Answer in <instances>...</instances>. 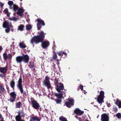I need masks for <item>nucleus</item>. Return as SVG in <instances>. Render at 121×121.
I'll use <instances>...</instances> for the list:
<instances>
[{"mask_svg":"<svg viewBox=\"0 0 121 121\" xmlns=\"http://www.w3.org/2000/svg\"><path fill=\"white\" fill-rule=\"evenodd\" d=\"M59 63V60L58 59H57L56 60Z\"/></svg>","mask_w":121,"mask_h":121,"instance_id":"obj_49","label":"nucleus"},{"mask_svg":"<svg viewBox=\"0 0 121 121\" xmlns=\"http://www.w3.org/2000/svg\"><path fill=\"white\" fill-rule=\"evenodd\" d=\"M22 104L21 102H19L16 104V107L17 108H20L22 106Z\"/></svg>","mask_w":121,"mask_h":121,"instance_id":"obj_26","label":"nucleus"},{"mask_svg":"<svg viewBox=\"0 0 121 121\" xmlns=\"http://www.w3.org/2000/svg\"><path fill=\"white\" fill-rule=\"evenodd\" d=\"M3 27L4 28L7 29H5V31L6 33H9L10 31V27H13L11 22H10L8 20H5L4 19V21L3 24Z\"/></svg>","mask_w":121,"mask_h":121,"instance_id":"obj_3","label":"nucleus"},{"mask_svg":"<svg viewBox=\"0 0 121 121\" xmlns=\"http://www.w3.org/2000/svg\"><path fill=\"white\" fill-rule=\"evenodd\" d=\"M59 119L60 121H68L65 118L62 116L59 117Z\"/></svg>","mask_w":121,"mask_h":121,"instance_id":"obj_32","label":"nucleus"},{"mask_svg":"<svg viewBox=\"0 0 121 121\" xmlns=\"http://www.w3.org/2000/svg\"><path fill=\"white\" fill-rule=\"evenodd\" d=\"M15 83L14 81L13 80L10 83V85L11 87L14 90V89L15 86Z\"/></svg>","mask_w":121,"mask_h":121,"instance_id":"obj_24","label":"nucleus"},{"mask_svg":"<svg viewBox=\"0 0 121 121\" xmlns=\"http://www.w3.org/2000/svg\"><path fill=\"white\" fill-rule=\"evenodd\" d=\"M10 95V99L8 100L10 102H13L14 101L16 98V94L15 92H11L9 94Z\"/></svg>","mask_w":121,"mask_h":121,"instance_id":"obj_12","label":"nucleus"},{"mask_svg":"<svg viewBox=\"0 0 121 121\" xmlns=\"http://www.w3.org/2000/svg\"><path fill=\"white\" fill-rule=\"evenodd\" d=\"M40 121V119L36 116L32 117L30 118V121Z\"/></svg>","mask_w":121,"mask_h":121,"instance_id":"obj_18","label":"nucleus"},{"mask_svg":"<svg viewBox=\"0 0 121 121\" xmlns=\"http://www.w3.org/2000/svg\"><path fill=\"white\" fill-rule=\"evenodd\" d=\"M0 121H5L4 119H3V120H0Z\"/></svg>","mask_w":121,"mask_h":121,"instance_id":"obj_51","label":"nucleus"},{"mask_svg":"<svg viewBox=\"0 0 121 121\" xmlns=\"http://www.w3.org/2000/svg\"><path fill=\"white\" fill-rule=\"evenodd\" d=\"M59 85H60V86H59L58 85L56 87V90L59 93H64V94H65V91H61L64 89V86L63 84L60 82L59 83Z\"/></svg>","mask_w":121,"mask_h":121,"instance_id":"obj_10","label":"nucleus"},{"mask_svg":"<svg viewBox=\"0 0 121 121\" xmlns=\"http://www.w3.org/2000/svg\"><path fill=\"white\" fill-rule=\"evenodd\" d=\"M49 79L50 78L49 76H47L45 77V79L42 82L43 85L47 87L48 89L51 88L52 87Z\"/></svg>","mask_w":121,"mask_h":121,"instance_id":"obj_5","label":"nucleus"},{"mask_svg":"<svg viewBox=\"0 0 121 121\" xmlns=\"http://www.w3.org/2000/svg\"><path fill=\"white\" fill-rule=\"evenodd\" d=\"M69 101H66L65 103V104L66 107L68 108L71 107L72 105L74 104V101L73 99L70 98L69 99Z\"/></svg>","mask_w":121,"mask_h":121,"instance_id":"obj_13","label":"nucleus"},{"mask_svg":"<svg viewBox=\"0 0 121 121\" xmlns=\"http://www.w3.org/2000/svg\"><path fill=\"white\" fill-rule=\"evenodd\" d=\"M30 100L32 107L35 109H39L40 107V105L39 104L34 98H31Z\"/></svg>","mask_w":121,"mask_h":121,"instance_id":"obj_7","label":"nucleus"},{"mask_svg":"<svg viewBox=\"0 0 121 121\" xmlns=\"http://www.w3.org/2000/svg\"><path fill=\"white\" fill-rule=\"evenodd\" d=\"M28 66L32 71H36L35 69V68H36V66L33 62H29V64L28 65Z\"/></svg>","mask_w":121,"mask_h":121,"instance_id":"obj_16","label":"nucleus"},{"mask_svg":"<svg viewBox=\"0 0 121 121\" xmlns=\"http://www.w3.org/2000/svg\"><path fill=\"white\" fill-rule=\"evenodd\" d=\"M24 27V26L23 25L21 24L18 26V30L21 31H22L24 30L23 29Z\"/></svg>","mask_w":121,"mask_h":121,"instance_id":"obj_29","label":"nucleus"},{"mask_svg":"<svg viewBox=\"0 0 121 121\" xmlns=\"http://www.w3.org/2000/svg\"><path fill=\"white\" fill-rule=\"evenodd\" d=\"M24 12V10L23 9L19 8L18 10V11L17 12V13L20 16L22 17L23 16V13Z\"/></svg>","mask_w":121,"mask_h":121,"instance_id":"obj_17","label":"nucleus"},{"mask_svg":"<svg viewBox=\"0 0 121 121\" xmlns=\"http://www.w3.org/2000/svg\"><path fill=\"white\" fill-rule=\"evenodd\" d=\"M19 46L21 48L24 49L26 47V46L23 41L19 43Z\"/></svg>","mask_w":121,"mask_h":121,"instance_id":"obj_22","label":"nucleus"},{"mask_svg":"<svg viewBox=\"0 0 121 121\" xmlns=\"http://www.w3.org/2000/svg\"><path fill=\"white\" fill-rule=\"evenodd\" d=\"M17 87L20 90L22 94H23V95H26V92H24V90L23 89V86L22 84V80L21 77H20L18 81V83L17 85Z\"/></svg>","mask_w":121,"mask_h":121,"instance_id":"obj_4","label":"nucleus"},{"mask_svg":"<svg viewBox=\"0 0 121 121\" xmlns=\"http://www.w3.org/2000/svg\"><path fill=\"white\" fill-rule=\"evenodd\" d=\"M3 56L4 59V60H10L12 57V55L11 54L9 53L7 55L6 52L4 53L3 54Z\"/></svg>","mask_w":121,"mask_h":121,"instance_id":"obj_14","label":"nucleus"},{"mask_svg":"<svg viewBox=\"0 0 121 121\" xmlns=\"http://www.w3.org/2000/svg\"><path fill=\"white\" fill-rule=\"evenodd\" d=\"M95 99H97V98L96 97H95Z\"/></svg>","mask_w":121,"mask_h":121,"instance_id":"obj_54","label":"nucleus"},{"mask_svg":"<svg viewBox=\"0 0 121 121\" xmlns=\"http://www.w3.org/2000/svg\"><path fill=\"white\" fill-rule=\"evenodd\" d=\"M16 121H25L24 120L22 119V118Z\"/></svg>","mask_w":121,"mask_h":121,"instance_id":"obj_45","label":"nucleus"},{"mask_svg":"<svg viewBox=\"0 0 121 121\" xmlns=\"http://www.w3.org/2000/svg\"><path fill=\"white\" fill-rule=\"evenodd\" d=\"M25 116V115L24 114V112H21V115H20V117H24Z\"/></svg>","mask_w":121,"mask_h":121,"instance_id":"obj_41","label":"nucleus"},{"mask_svg":"<svg viewBox=\"0 0 121 121\" xmlns=\"http://www.w3.org/2000/svg\"><path fill=\"white\" fill-rule=\"evenodd\" d=\"M81 120L82 119H81V118L79 119V121H82Z\"/></svg>","mask_w":121,"mask_h":121,"instance_id":"obj_50","label":"nucleus"},{"mask_svg":"<svg viewBox=\"0 0 121 121\" xmlns=\"http://www.w3.org/2000/svg\"><path fill=\"white\" fill-rule=\"evenodd\" d=\"M75 117H77V116H75Z\"/></svg>","mask_w":121,"mask_h":121,"instance_id":"obj_55","label":"nucleus"},{"mask_svg":"<svg viewBox=\"0 0 121 121\" xmlns=\"http://www.w3.org/2000/svg\"><path fill=\"white\" fill-rule=\"evenodd\" d=\"M86 121H89L88 120H86Z\"/></svg>","mask_w":121,"mask_h":121,"instance_id":"obj_53","label":"nucleus"},{"mask_svg":"<svg viewBox=\"0 0 121 121\" xmlns=\"http://www.w3.org/2000/svg\"><path fill=\"white\" fill-rule=\"evenodd\" d=\"M10 9H13V11L15 12L17 10H18L19 8L17 5L15 4H14L13 5V8H12L11 7H10Z\"/></svg>","mask_w":121,"mask_h":121,"instance_id":"obj_23","label":"nucleus"},{"mask_svg":"<svg viewBox=\"0 0 121 121\" xmlns=\"http://www.w3.org/2000/svg\"><path fill=\"white\" fill-rule=\"evenodd\" d=\"M57 54L59 56H62L63 54H64L65 56H67V54L65 52L62 51L59 52L57 53Z\"/></svg>","mask_w":121,"mask_h":121,"instance_id":"obj_27","label":"nucleus"},{"mask_svg":"<svg viewBox=\"0 0 121 121\" xmlns=\"http://www.w3.org/2000/svg\"><path fill=\"white\" fill-rule=\"evenodd\" d=\"M21 112L20 111L17 112L18 115L15 117V119L16 121L21 118V117H20Z\"/></svg>","mask_w":121,"mask_h":121,"instance_id":"obj_25","label":"nucleus"},{"mask_svg":"<svg viewBox=\"0 0 121 121\" xmlns=\"http://www.w3.org/2000/svg\"><path fill=\"white\" fill-rule=\"evenodd\" d=\"M21 1H22V0H21Z\"/></svg>","mask_w":121,"mask_h":121,"instance_id":"obj_57","label":"nucleus"},{"mask_svg":"<svg viewBox=\"0 0 121 121\" xmlns=\"http://www.w3.org/2000/svg\"><path fill=\"white\" fill-rule=\"evenodd\" d=\"M63 94H64V93H55L54 94L55 96L57 97V98L62 99L63 96Z\"/></svg>","mask_w":121,"mask_h":121,"instance_id":"obj_21","label":"nucleus"},{"mask_svg":"<svg viewBox=\"0 0 121 121\" xmlns=\"http://www.w3.org/2000/svg\"><path fill=\"white\" fill-rule=\"evenodd\" d=\"M116 116L118 119H120L121 118V114L120 113H118L116 114Z\"/></svg>","mask_w":121,"mask_h":121,"instance_id":"obj_37","label":"nucleus"},{"mask_svg":"<svg viewBox=\"0 0 121 121\" xmlns=\"http://www.w3.org/2000/svg\"><path fill=\"white\" fill-rule=\"evenodd\" d=\"M6 87L7 89V90L8 91V93H9V92L10 91L9 87L8 85H6Z\"/></svg>","mask_w":121,"mask_h":121,"instance_id":"obj_40","label":"nucleus"},{"mask_svg":"<svg viewBox=\"0 0 121 121\" xmlns=\"http://www.w3.org/2000/svg\"><path fill=\"white\" fill-rule=\"evenodd\" d=\"M36 21L37 22V30H40L42 27V26H44L45 25L44 21L40 18L37 19Z\"/></svg>","mask_w":121,"mask_h":121,"instance_id":"obj_8","label":"nucleus"},{"mask_svg":"<svg viewBox=\"0 0 121 121\" xmlns=\"http://www.w3.org/2000/svg\"><path fill=\"white\" fill-rule=\"evenodd\" d=\"M84 111L81 110L78 108H76L74 111V113L76 115L80 116L82 115L84 113Z\"/></svg>","mask_w":121,"mask_h":121,"instance_id":"obj_15","label":"nucleus"},{"mask_svg":"<svg viewBox=\"0 0 121 121\" xmlns=\"http://www.w3.org/2000/svg\"><path fill=\"white\" fill-rule=\"evenodd\" d=\"M113 110L115 112H116L118 111L117 108V107H115L113 108Z\"/></svg>","mask_w":121,"mask_h":121,"instance_id":"obj_39","label":"nucleus"},{"mask_svg":"<svg viewBox=\"0 0 121 121\" xmlns=\"http://www.w3.org/2000/svg\"><path fill=\"white\" fill-rule=\"evenodd\" d=\"M3 48L2 47L0 46V52L2 50Z\"/></svg>","mask_w":121,"mask_h":121,"instance_id":"obj_48","label":"nucleus"},{"mask_svg":"<svg viewBox=\"0 0 121 121\" xmlns=\"http://www.w3.org/2000/svg\"><path fill=\"white\" fill-rule=\"evenodd\" d=\"M9 20H13L15 21H16L18 20V19L16 17H13L10 18L9 19Z\"/></svg>","mask_w":121,"mask_h":121,"instance_id":"obj_35","label":"nucleus"},{"mask_svg":"<svg viewBox=\"0 0 121 121\" xmlns=\"http://www.w3.org/2000/svg\"><path fill=\"white\" fill-rule=\"evenodd\" d=\"M32 27L30 25H27L26 26V30H30L32 28Z\"/></svg>","mask_w":121,"mask_h":121,"instance_id":"obj_30","label":"nucleus"},{"mask_svg":"<svg viewBox=\"0 0 121 121\" xmlns=\"http://www.w3.org/2000/svg\"><path fill=\"white\" fill-rule=\"evenodd\" d=\"M53 56L52 57L53 59L55 60L57 59V56L56 54V52L55 53H53Z\"/></svg>","mask_w":121,"mask_h":121,"instance_id":"obj_33","label":"nucleus"},{"mask_svg":"<svg viewBox=\"0 0 121 121\" xmlns=\"http://www.w3.org/2000/svg\"><path fill=\"white\" fill-rule=\"evenodd\" d=\"M0 6L1 7H3L4 6V4L0 2Z\"/></svg>","mask_w":121,"mask_h":121,"instance_id":"obj_44","label":"nucleus"},{"mask_svg":"<svg viewBox=\"0 0 121 121\" xmlns=\"http://www.w3.org/2000/svg\"><path fill=\"white\" fill-rule=\"evenodd\" d=\"M3 119H4V118L3 116L1 114H0V120H3Z\"/></svg>","mask_w":121,"mask_h":121,"instance_id":"obj_43","label":"nucleus"},{"mask_svg":"<svg viewBox=\"0 0 121 121\" xmlns=\"http://www.w3.org/2000/svg\"><path fill=\"white\" fill-rule=\"evenodd\" d=\"M79 90V87H78V90Z\"/></svg>","mask_w":121,"mask_h":121,"instance_id":"obj_52","label":"nucleus"},{"mask_svg":"<svg viewBox=\"0 0 121 121\" xmlns=\"http://www.w3.org/2000/svg\"><path fill=\"white\" fill-rule=\"evenodd\" d=\"M5 15H6V16L7 17H9L11 13L9 11L8 9L7 8L5 9L3 11Z\"/></svg>","mask_w":121,"mask_h":121,"instance_id":"obj_19","label":"nucleus"},{"mask_svg":"<svg viewBox=\"0 0 121 121\" xmlns=\"http://www.w3.org/2000/svg\"><path fill=\"white\" fill-rule=\"evenodd\" d=\"M11 29V30L12 32H13L14 31V29H13V27L11 28L10 27V29Z\"/></svg>","mask_w":121,"mask_h":121,"instance_id":"obj_47","label":"nucleus"},{"mask_svg":"<svg viewBox=\"0 0 121 121\" xmlns=\"http://www.w3.org/2000/svg\"><path fill=\"white\" fill-rule=\"evenodd\" d=\"M104 94V93L103 91H101L100 92L99 95L97 97V101L99 104H101L102 103L104 102L103 100Z\"/></svg>","mask_w":121,"mask_h":121,"instance_id":"obj_6","label":"nucleus"},{"mask_svg":"<svg viewBox=\"0 0 121 121\" xmlns=\"http://www.w3.org/2000/svg\"><path fill=\"white\" fill-rule=\"evenodd\" d=\"M39 35L33 36L30 42L32 44L34 43L38 44L42 43L41 46L43 49H46L49 45V43L48 41H43L45 38V35L44 32L41 31Z\"/></svg>","mask_w":121,"mask_h":121,"instance_id":"obj_1","label":"nucleus"},{"mask_svg":"<svg viewBox=\"0 0 121 121\" xmlns=\"http://www.w3.org/2000/svg\"><path fill=\"white\" fill-rule=\"evenodd\" d=\"M8 4L10 6H11L12 5H14L13 2L12 1H9L8 2ZM10 7L11 6H10Z\"/></svg>","mask_w":121,"mask_h":121,"instance_id":"obj_36","label":"nucleus"},{"mask_svg":"<svg viewBox=\"0 0 121 121\" xmlns=\"http://www.w3.org/2000/svg\"><path fill=\"white\" fill-rule=\"evenodd\" d=\"M61 99L57 98L56 99H54V100L55 101L57 104H60L62 102Z\"/></svg>","mask_w":121,"mask_h":121,"instance_id":"obj_28","label":"nucleus"},{"mask_svg":"<svg viewBox=\"0 0 121 121\" xmlns=\"http://www.w3.org/2000/svg\"><path fill=\"white\" fill-rule=\"evenodd\" d=\"M56 48V46L55 45H54L52 47L53 52V53H55L56 52H55V48Z\"/></svg>","mask_w":121,"mask_h":121,"instance_id":"obj_38","label":"nucleus"},{"mask_svg":"<svg viewBox=\"0 0 121 121\" xmlns=\"http://www.w3.org/2000/svg\"><path fill=\"white\" fill-rule=\"evenodd\" d=\"M79 88H80L82 91L83 90V86L82 85H80V86L79 87Z\"/></svg>","mask_w":121,"mask_h":121,"instance_id":"obj_42","label":"nucleus"},{"mask_svg":"<svg viewBox=\"0 0 121 121\" xmlns=\"http://www.w3.org/2000/svg\"><path fill=\"white\" fill-rule=\"evenodd\" d=\"M12 121H15L14 120H13Z\"/></svg>","mask_w":121,"mask_h":121,"instance_id":"obj_56","label":"nucleus"},{"mask_svg":"<svg viewBox=\"0 0 121 121\" xmlns=\"http://www.w3.org/2000/svg\"><path fill=\"white\" fill-rule=\"evenodd\" d=\"M54 84L56 86L59 84L58 80L56 79H55L54 80Z\"/></svg>","mask_w":121,"mask_h":121,"instance_id":"obj_34","label":"nucleus"},{"mask_svg":"<svg viewBox=\"0 0 121 121\" xmlns=\"http://www.w3.org/2000/svg\"><path fill=\"white\" fill-rule=\"evenodd\" d=\"M115 104L119 108H121V101L118 99H117Z\"/></svg>","mask_w":121,"mask_h":121,"instance_id":"obj_20","label":"nucleus"},{"mask_svg":"<svg viewBox=\"0 0 121 121\" xmlns=\"http://www.w3.org/2000/svg\"><path fill=\"white\" fill-rule=\"evenodd\" d=\"M8 70L7 65L5 67H0V72L3 73L0 74V77L3 78L5 77V73L8 71Z\"/></svg>","mask_w":121,"mask_h":121,"instance_id":"obj_9","label":"nucleus"},{"mask_svg":"<svg viewBox=\"0 0 121 121\" xmlns=\"http://www.w3.org/2000/svg\"><path fill=\"white\" fill-rule=\"evenodd\" d=\"M29 58L27 55H25L23 56H17L16 60L17 63H21L22 61L26 63H28L29 61Z\"/></svg>","mask_w":121,"mask_h":121,"instance_id":"obj_2","label":"nucleus"},{"mask_svg":"<svg viewBox=\"0 0 121 121\" xmlns=\"http://www.w3.org/2000/svg\"><path fill=\"white\" fill-rule=\"evenodd\" d=\"M111 104H110V103H108L107 104V106H108V107H110V106H111Z\"/></svg>","mask_w":121,"mask_h":121,"instance_id":"obj_46","label":"nucleus"},{"mask_svg":"<svg viewBox=\"0 0 121 121\" xmlns=\"http://www.w3.org/2000/svg\"><path fill=\"white\" fill-rule=\"evenodd\" d=\"M101 121H109V118L108 113H104L101 115Z\"/></svg>","mask_w":121,"mask_h":121,"instance_id":"obj_11","label":"nucleus"},{"mask_svg":"<svg viewBox=\"0 0 121 121\" xmlns=\"http://www.w3.org/2000/svg\"><path fill=\"white\" fill-rule=\"evenodd\" d=\"M0 89L3 93H6L7 92L5 89L1 85H0Z\"/></svg>","mask_w":121,"mask_h":121,"instance_id":"obj_31","label":"nucleus"}]
</instances>
